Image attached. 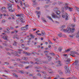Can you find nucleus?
Masks as SVG:
<instances>
[{
	"mask_svg": "<svg viewBox=\"0 0 79 79\" xmlns=\"http://www.w3.org/2000/svg\"><path fill=\"white\" fill-rule=\"evenodd\" d=\"M74 29H71V28H67L66 30H63V31L65 32H68V33H69L70 32L71 33H73L74 32Z\"/></svg>",
	"mask_w": 79,
	"mask_h": 79,
	"instance_id": "obj_1",
	"label": "nucleus"
},
{
	"mask_svg": "<svg viewBox=\"0 0 79 79\" xmlns=\"http://www.w3.org/2000/svg\"><path fill=\"white\" fill-rule=\"evenodd\" d=\"M7 5L8 9L10 11H11V12H14V11H15V9L13 10L11 9H12V5L11 4L9 3L7 4Z\"/></svg>",
	"mask_w": 79,
	"mask_h": 79,
	"instance_id": "obj_2",
	"label": "nucleus"
},
{
	"mask_svg": "<svg viewBox=\"0 0 79 79\" xmlns=\"http://www.w3.org/2000/svg\"><path fill=\"white\" fill-rule=\"evenodd\" d=\"M64 15L63 14L62 15V17L64 18H65V20H68V14L67 13L65 12L64 13Z\"/></svg>",
	"mask_w": 79,
	"mask_h": 79,
	"instance_id": "obj_3",
	"label": "nucleus"
},
{
	"mask_svg": "<svg viewBox=\"0 0 79 79\" xmlns=\"http://www.w3.org/2000/svg\"><path fill=\"white\" fill-rule=\"evenodd\" d=\"M66 69V71H65V73L66 74H70L69 72H70V70H69V67H68V66H65L64 67Z\"/></svg>",
	"mask_w": 79,
	"mask_h": 79,
	"instance_id": "obj_4",
	"label": "nucleus"
},
{
	"mask_svg": "<svg viewBox=\"0 0 79 79\" xmlns=\"http://www.w3.org/2000/svg\"><path fill=\"white\" fill-rule=\"evenodd\" d=\"M56 13L57 15H58L57 16H56V18H57L58 19H60V10L56 11Z\"/></svg>",
	"mask_w": 79,
	"mask_h": 79,
	"instance_id": "obj_5",
	"label": "nucleus"
},
{
	"mask_svg": "<svg viewBox=\"0 0 79 79\" xmlns=\"http://www.w3.org/2000/svg\"><path fill=\"white\" fill-rule=\"evenodd\" d=\"M27 26H28V25H26L25 27H21L20 29L22 31H27V29H28Z\"/></svg>",
	"mask_w": 79,
	"mask_h": 79,
	"instance_id": "obj_6",
	"label": "nucleus"
},
{
	"mask_svg": "<svg viewBox=\"0 0 79 79\" xmlns=\"http://www.w3.org/2000/svg\"><path fill=\"white\" fill-rule=\"evenodd\" d=\"M23 54H25L26 56H29L31 55V53L25 51L23 52Z\"/></svg>",
	"mask_w": 79,
	"mask_h": 79,
	"instance_id": "obj_7",
	"label": "nucleus"
},
{
	"mask_svg": "<svg viewBox=\"0 0 79 79\" xmlns=\"http://www.w3.org/2000/svg\"><path fill=\"white\" fill-rule=\"evenodd\" d=\"M8 36L7 35H6L3 36L2 37V39H4V40H8Z\"/></svg>",
	"mask_w": 79,
	"mask_h": 79,
	"instance_id": "obj_8",
	"label": "nucleus"
},
{
	"mask_svg": "<svg viewBox=\"0 0 79 79\" xmlns=\"http://www.w3.org/2000/svg\"><path fill=\"white\" fill-rule=\"evenodd\" d=\"M1 9L2 12H6V8L5 7H2Z\"/></svg>",
	"mask_w": 79,
	"mask_h": 79,
	"instance_id": "obj_9",
	"label": "nucleus"
},
{
	"mask_svg": "<svg viewBox=\"0 0 79 79\" xmlns=\"http://www.w3.org/2000/svg\"><path fill=\"white\" fill-rule=\"evenodd\" d=\"M79 62V60H76L75 61V62L73 63L72 64H75V65L76 66L77 65V64H78V63Z\"/></svg>",
	"mask_w": 79,
	"mask_h": 79,
	"instance_id": "obj_10",
	"label": "nucleus"
},
{
	"mask_svg": "<svg viewBox=\"0 0 79 79\" xmlns=\"http://www.w3.org/2000/svg\"><path fill=\"white\" fill-rule=\"evenodd\" d=\"M70 59H67V60L65 61L66 64H69L70 62Z\"/></svg>",
	"mask_w": 79,
	"mask_h": 79,
	"instance_id": "obj_11",
	"label": "nucleus"
},
{
	"mask_svg": "<svg viewBox=\"0 0 79 79\" xmlns=\"http://www.w3.org/2000/svg\"><path fill=\"white\" fill-rule=\"evenodd\" d=\"M52 18H56V16H58V15L55 14L54 13H53L52 14Z\"/></svg>",
	"mask_w": 79,
	"mask_h": 79,
	"instance_id": "obj_12",
	"label": "nucleus"
},
{
	"mask_svg": "<svg viewBox=\"0 0 79 79\" xmlns=\"http://www.w3.org/2000/svg\"><path fill=\"white\" fill-rule=\"evenodd\" d=\"M47 57H48V62L50 61H51V60L52 59V57H50V56H47Z\"/></svg>",
	"mask_w": 79,
	"mask_h": 79,
	"instance_id": "obj_13",
	"label": "nucleus"
},
{
	"mask_svg": "<svg viewBox=\"0 0 79 79\" xmlns=\"http://www.w3.org/2000/svg\"><path fill=\"white\" fill-rule=\"evenodd\" d=\"M36 13H37L38 16V18H40V12L39 11L38 12L37 11H36Z\"/></svg>",
	"mask_w": 79,
	"mask_h": 79,
	"instance_id": "obj_14",
	"label": "nucleus"
},
{
	"mask_svg": "<svg viewBox=\"0 0 79 79\" xmlns=\"http://www.w3.org/2000/svg\"><path fill=\"white\" fill-rule=\"evenodd\" d=\"M76 38H78L79 37V30L78 31V32L76 35Z\"/></svg>",
	"mask_w": 79,
	"mask_h": 79,
	"instance_id": "obj_15",
	"label": "nucleus"
},
{
	"mask_svg": "<svg viewBox=\"0 0 79 79\" xmlns=\"http://www.w3.org/2000/svg\"><path fill=\"white\" fill-rule=\"evenodd\" d=\"M58 66H62V64L61 63V61H58Z\"/></svg>",
	"mask_w": 79,
	"mask_h": 79,
	"instance_id": "obj_16",
	"label": "nucleus"
},
{
	"mask_svg": "<svg viewBox=\"0 0 79 79\" xmlns=\"http://www.w3.org/2000/svg\"><path fill=\"white\" fill-rule=\"evenodd\" d=\"M41 34H42L43 35L42 36H45V31H42L41 32Z\"/></svg>",
	"mask_w": 79,
	"mask_h": 79,
	"instance_id": "obj_17",
	"label": "nucleus"
},
{
	"mask_svg": "<svg viewBox=\"0 0 79 79\" xmlns=\"http://www.w3.org/2000/svg\"><path fill=\"white\" fill-rule=\"evenodd\" d=\"M58 36L60 37H62V33H60L58 34Z\"/></svg>",
	"mask_w": 79,
	"mask_h": 79,
	"instance_id": "obj_18",
	"label": "nucleus"
},
{
	"mask_svg": "<svg viewBox=\"0 0 79 79\" xmlns=\"http://www.w3.org/2000/svg\"><path fill=\"white\" fill-rule=\"evenodd\" d=\"M36 0H32V2L34 3V5H36V2H35V1Z\"/></svg>",
	"mask_w": 79,
	"mask_h": 79,
	"instance_id": "obj_19",
	"label": "nucleus"
},
{
	"mask_svg": "<svg viewBox=\"0 0 79 79\" xmlns=\"http://www.w3.org/2000/svg\"><path fill=\"white\" fill-rule=\"evenodd\" d=\"M70 56H73V57H75V54H73V53H71V54H70Z\"/></svg>",
	"mask_w": 79,
	"mask_h": 79,
	"instance_id": "obj_20",
	"label": "nucleus"
},
{
	"mask_svg": "<svg viewBox=\"0 0 79 79\" xmlns=\"http://www.w3.org/2000/svg\"><path fill=\"white\" fill-rule=\"evenodd\" d=\"M16 44H17V43H16V41H14V44H13V45H14V46H17V45H16Z\"/></svg>",
	"mask_w": 79,
	"mask_h": 79,
	"instance_id": "obj_21",
	"label": "nucleus"
},
{
	"mask_svg": "<svg viewBox=\"0 0 79 79\" xmlns=\"http://www.w3.org/2000/svg\"><path fill=\"white\" fill-rule=\"evenodd\" d=\"M75 8H76V10L77 11H78V12H79V8L76 6H75Z\"/></svg>",
	"mask_w": 79,
	"mask_h": 79,
	"instance_id": "obj_22",
	"label": "nucleus"
},
{
	"mask_svg": "<svg viewBox=\"0 0 79 79\" xmlns=\"http://www.w3.org/2000/svg\"><path fill=\"white\" fill-rule=\"evenodd\" d=\"M41 19L43 21H44V22H45V23H47V22H46V21L45 20V18H44L42 17L41 18Z\"/></svg>",
	"mask_w": 79,
	"mask_h": 79,
	"instance_id": "obj_23",
	"label": "nucleus"
},
{
	"mask_svg": "<svg viewBox=\"0 0 79 79\" xmlns=\"http://www.w3.org/2000/svg\"><path fill=\"white\" fill-rule=\"evenodd\" d=\"M10 30V29L8 28H7V33H10V31H9V30Z\"/></svg>",
	"mask_w": 79,
	"mask_h": 79,
	"instance_id": "obj_24",
	"label": "nucleus"
},
{
	"mask_svg": "<svg viewBox=\"0 0 79 79\" xmlns=\"http://www.w3.org/2000/svg\"><path fill=\"white\" fill-rule=\"evenodd\" d=\"M15 2L16 3H19V2H20V0H15Z\"/></svg>",
	"mask_w": 79,
	"mask_h": 79,
	"instance_id": "obj_25",
	"label": "nucleus"
},
{
	"mask_svg": "<svg viewBox=\"0 0 79 79\" xmlns=\"http://www.w3.org/2000/svg\"><path fill=\"white\" fill-rule=\"evenodd\" d=\"M48 18L50 20H51V21H53V19L51 18V17L49 16H47Z\"/></svg>",
	"mask_w": 79,
	"mask_h": 79,
	"instance_id": "obj_26",
	"label": "nucleus"
},
{
	"mask_svg": "<svg viewBox=\"0 0 79 79\" xmlns=\"http://www.w3.org/2000/svg\"><path fill=\"white\" fill-rule=\"evenodd\" d=\"M12 74H13V76H15L16 77H18V75H16L15 73H13Z\"/></svg>",
	"mask_w": 79,
	"mask_h": 79,
	"instance_id": "obj_27",
	"label": "nucleus"
},
{
	"mask_svg": "<svg viewBox=\"0 0 79 79\" xmlns=\"http://www.w3.org/2000/svg\"><path fill=\"white\" fill-rule=\"evenodd\" d=\"M76 51H72L71 52V53H74L75 54H76Z\"/></svg>",
	"mask_w": 79,
	"mask_h": 79,
	"instance_id": "obj_28",
	"label": "nucleus"
},
{
	"mask_svg": "<svg viewBox=\"0 0 79 79\" xmlns=\"http://www.w3.org/2000/svg\"><path fill=\"white\" fill-rule=\"evenodd\" d=\"M43 63H45V64H48V61H43Z\"/></svg>",
	"mask_w": 79,
	"mask_h": 79,
	"instance_id": "obj_29",
	"label": "nucleus"
},
{
	"mask_svg": "<svg viewBox=\"0 0 79 79\" xmlns=\"http://www.w3.org/2000/svg\"><path fill=\"white\" fill-rule=\"evenodd\" d=\"M49 54L50 55H52V56H56V55H55V54H54V53L52 52L51 53H49Z\"/></svg>",
	"mask_w": 79,
	"mask_h": 79,
	"instance_id": "obj_30",
	"label": "nucleus"
},
{
	"mask_svg": "<svg viewBox=\"0 0 79 79\" xmlns=\"http://www.w3.org/2000/svg\"><path fill=\"white\" fill-rule=\"evenodd\" d=\"M21 15H22L20 16V18H21V19H23V18H24V17L23 16V14H22Z\"/></svg>",
	"mask_w": 79,
	"mask_h": 79,
	"instance_id": "obj_31",
	"label": "nucleus"
},
{
	"mask_svg": "<svg viewBox=\"0 0 79 79\" xmlns=\"http://www.w3.org/2000/svg\"><path fill=\"white\" fill-rule=\"evenodd\" d=\"M20 21L21 23H24V20L23 19H20Z\"/></svg>",
	"mask_w": 79,
	"mask_h": 79,
	"instance_id": "obj_32",
	"label": "nucleus"
},
{
	"mask_svg": "<svg viewBox=\"0 0 79 79\" xmlns=\"http://www.w3.org/2000/svg\"><path fill=\"white\" fill-rule=\"evenodd\" d=\"M62 50V48H58V50L59 52H61Z\"/></svg>",
	"mask_w": 79,
	"mask_h": 79,
	"instance_id": "obj_33",
	"label": "nucleus"
},
{
	"mask_svg": "<svg viewBox=\"0 0 79 79\" xmlns=\"http://www.w3.org/2000/svg\"><path fill=\"white\" fill-rule=\"evenodd\" d=\"M70 51V49H68L67 50H66L65 51V52H69Z\"/></svg>",
	"mask_w": 79,
	"mask_h": 79,
	"instance_id": "obj_34",
	"label": "nucleus"
},
{
	"mask_svg": "<svg viewBox=\"0 0 79 79\" xmlns=\"http://www.w3.org/2000/svg\"><path fill=\"white\" fill-rule=\"evenodd\" d=\"M20 62L21 63H22V64H26V62L25 61H20Z\"/></svg>",
	"mask_w": 79,
	"mask_h": 79,
	"instance_id": "obj_35",
	"label": "nucleus"
},
{
	"mask_svg": "<svg viewBox=\"0 0 79 79\" xmlns=\"http://www.w3.org/2000/svg\"><path fill=\"white\" fill-rule=\"evenodd\" d=\"M23 59V60H26V61H27V58L26 57H24Z\"/></svg>",
	"mask_w": 79,
	"mask_h": 79,
	"instance_id": "obj_36",
	"label": "nucleus"
},
{
	"mask_svg": "<svg viewBox=\"0 0 79 79\" xmlns=\"http://www.w3.org/2000/svg\"><path fill=\"white\" fill-rule=\"evenodd\" d=\"M11 16L12 17V19H15V18H14V16H14V15H11Z\"/></svg>",
	"mask_w": 79,
	"mask_h": 79,
	"instance_id": "obj_37",
	"label": "nucleus"
},
{
	"mask_svg": "<svg viewBox=\"0 0 79 79\" xmlns=\"http://www.w3.org/2000/svg\"><path fill=\"white\" fill-rule=\"evenodd\" d=\"M41 73H43V74H46V73H47V72H45L44 71L41 72Z\"/></svg>",
	"mask_w": 79,
	"mask_h": 79,
	"instance_id": "obj_38",
	"label": "nucleus"
},
{
	"mask_svg": "<svg viewBox=\"0 0 79 79\" xmlns=\"http://www.w3.org/2000/svg\"><path fill=\"white\" fill-rule=\"evenodd\" d=\"M15 56H18V57H19V56H20L18 54H15Z\"/></svg>",
	"mask_w": 79,
	"mask_h": 79,
	"instance_id": "obj_39",
	"label": "nucleus"
},
{
	"mask_svg": "<svg viewBox=\"0 0 79 79\" xmlns=\"http://www.w3.org/2000/svg\"><path fill=\"white\" fill-rule=\"evenodd\" d=\"M45 70H46L48 68L46 67V66H43Z\"/></svg>",
	"mask_w": 79,
	"mask_h": 79,
	"instance_id": "obj_40",
	"label": "nucleus"
},
{
	"mask_svg": "<svg viewBox=\"0 0 79 79\" xmlns=\"http://www.w3.org/2000/svg\"><path fill=\"white\" fill-rule=\"evenodd\" d=\"M72 9H73V8H69V10L70 11H72Z\"/></svg>",
	"mask_w": 79,
	"mask_h": 79,
	"instance_id": "obj_41",
	"label": "nucleus"
},
{
	"mask_svg": "<svg viewBox=\"0 0 79 79\" xmlns=\"http://www.w3.org/2000/svg\"><path fill=\"white\" fill-rule=\"evenodd\" d=\"M62 13H63V12H64V7H62Z\"/></svg>",
	"mask_w": 79,
	"mask_h": 79,
	"instance_id": "obj_42",
	"label": "nucleus"
},
{
	"mask_svg": "<svg viewBox=\"0 0 79 79\" xmlns=\"http://www.w3.org/2000/svg\"><path fill=\"white\" fill-rule=\"evenodd\" d=\"M32 54L33 55H35V54H37V52H32Z\"/></svg>",
	"mask_w": 79,
	"mask_h": 79,
	"instance_id": "obj_43",
	"label": "nucleus"
},
{
	"mask_svg": "<svg viewBox=\"0 0 79 79\" xmlns=\"http://www.w3.org/2000/svg\"><path fill=\"white\" fill-rule=\"evenodd\" d=\"M47 2H46V3H51V2H50V0H48L47 1Z\"/></svg>",
	"mask_w": 79,
	"mask_h": 79,
	"instance_id": "obj_44",
	"label": "nucleus"
},
{
	"mask_svg": "<svg viewBox=\"0 0 79 79\" xmlns=\"http://www.w3.org/2000/svg\"><path fill=\"white\" fill-rule=\"evenodd\" d=\"M22 14H18L17 15H16V16H18V17H19V16H22Z\"/></svg>",
	"mask_w": 79,
	"mask_h": 79,
	"instance_id": "obj_45",
	"label": "nucleus"
},
{
	"mask_svg": "<svg viewBox=\"0 0 79 79\" xmlns=\"http://www.w3.org/2000/svg\"><path fill=\"white\" fill-rule=\"evenodd\" d=\"M30 37H31V38H32L33 39H34V36H33L32 35H30Z\"/></svg>",
	"mask_w": 79,
	"mask_h": 79,
	"instance_id": "obj_46",
	"label": "nucleus"
},
{
	"mask_svg": "<svg viewBox=\"0 0 79 79\" xmlns=\"http://www.w3.org/2000/svg\"><path fill=\"white\" fill-rule=\"evenodd\" d=\"M72 79H77V78L75 77H72Z\"/></svg>",
	"mask_w": 79,
	"mask_h": 79,
	"instance_id": "obj_47",
	"label": "nucleus"
},
{
	"mask_svg": "<svg viewBox=\"0 0 79 79\" xmlns=\"http://www.w3.org/2000/svg\"><path fill=\"white\" fill-rule=\"evenodd\" d=\"M58 4H62V2H61L60 1H58Z\"/></svg>",
	"mask_w": 79,
	"mask_h": 79,
	"instance_id": "obj_48",
	"label": "nucleus"
},
{
	"mask_svg": "<svg viewBox=\"0 0 79 79\" xmlns=\"http://www.w3.org/2000/svg\"><path fill=\"white\" fill-rule=\"evenodd\" d=\"M14 32L15 33H18V32L17 30H14Z\"/></svg>",
	"mask_w": 79,
	"mask_h": 79,
	"instance_id": "obj_49",
	"label": "nucleus"
},
{
	"mask_svg": "<svg viewBox=\"0 0 79 79\" xmlns=\"http://www.w3.org/2000/svg\"><path fill=\"white\" fill-rule=\"evenodd\" d=\"M19 72L20 73H21V74H23V73H24V72L23 71H19Z\"/></svg>",
	"mask_w": 79,
	"mask_h": 79,
	"instance_id": "obj_50",
	"label": "nucleus"
},
{
	"mask_svg": "<svg viewBox=\"0 0 79 79\" xmlns=\"http://www.w3.org/2000/svg\"><path fill=\"white\" fill-rule=\"evenodd\" d=\"M3 44L4 45H5V46H7L8 44H6V43H3Z\"/></svg>",
	"mask_w": 79,
	"mask_h": 79,
	"instance_id": "obj_51",
	"label": "nucleus"
},
{
	"mask_svg": "<svg viewBox=\"0 0 79 79\" xmlns=\"http://www.w3.org/2000/svg\"><path fill=\"white\" fill-rule=\"evenodd\" d=\"M35 61H37V62H39V60H38V58H36L35 60Z\"/></svg>",
	"mask_w": 79,
	"mask_h": 79,
	"instance_id": "obj_52",
	"label": "nucleus"
},
{
	"mask_svg": "<svg viewBox=\"0 0 79 79\" xmlns=\"http://www.w3.org/2000/svg\"><path fill=\"white\" fill-rule=\"evenodd\" d=\"M9 2L10 3H13V0H9Z\"/></svg>",
	"mask_w": 79,
	"mask_h": 79,
	"instance_id": "obj_53",
	"label": "nucleus"
},
{
	"mask_svg": "<svg viewBox=\"0 0 79 79\" xmlns=\"http://www.w3.org/2000/svg\"><path fill=\"white\" fill-rule=\"evenodd\" d=\"M28 66V68H31V67H32V65H29V66Z\"/></svg>",
	"mask_w": 79,
	"mask_h": 79,
	"instance_id": "obj_54",
	"label": "nucleus"
},
{
	"mask_svg": "<svg viewBox=\"0 0 79 79\" xmlns=\"http://www.w3.org/2000/svg\"><path fill=\"white\" fill-rule=\"evenodd\" d=\"M64 8L66 10H68V6H64Z\"/></svg>",
	"mask_w": 79,
	"mask_h": 79,
	"instance_id": "obj_55",
	"label": "nucleus"
},
{
	"mask_svg": "<svg viewBox=\"0 0 79 79\" xmlns=\"http://www.w3.org/2000/svg\"><path fill=\"white\" fill-rule=\"evenodd\" d=\"M29 76H33L32 74L30 73L29 74Z\"/></svg>",
	"mask_w": 79,
	"mask_h": 79,
	"instance_id": "obj_56",
	"label": "nucleus"
},
{
	"mask_svg": "<svg viewBox=\"0 0 79 79\" xmlns=\"http://www.w3.org/2000/svg\"><path fill=\"white\" fill-rule=\"evenodd\" d=\"M37 75L38 76H41V75L40 74V73H37Z\"/></svg>",
	"mask_w": 79,
	"mask_h": 79,
	"instance_id": "obj_57",
	"label": "nucleus"
},
{
	"mask_svg": "<svg viewBox=\"0 0 79 79\" xmlns=\"http://www.w3.org/2000/svg\"><path fill=\"white\" fill-rule=\"evenodd\" d=\"M48 52H49L47 51H44L45 53H48Z\"/></svg>",
	"mask_w": 79,
	"mask_h": 79,
	"instance_id": "obj_58",
	"label": "nucleus"
},
{
	"mask_svg": "<svg viewBox=\"0 0 79 79\" xmlns=\"http://www.w3.org/2000/svg\"><path fill=\"white\" fill-rule=\"evenodd\" d=\"M5 63H6V64H7V65H8V64H9V63H8L7 62H5Z\"/></svg>",
	"mask_w": 79,
	"mask_h": 79,
	"instance_id": "obj_59",
	"label": "nucleus"
},
{
	"mask_svg": "<svg viewBox=\"0 0 79 79\" xmlns=\"http://www.w3.org/2000/svg\"><path fill=\"white\" fill-rule=\"evenodd\" d=\"M19 66H20L21 67H23V66H24V65H22L21 64H20Z\"/></svg>",
	"mask_w": 79,
	"mask_h": 79,
	"instance_id": "obj_60",
	"label": "nucleus"
},
{
	"mask_svg": "<svg viewBox=\"0 0 79 79\" xmlns=\"http://www.w3.org/2000/svg\"><path fill=\"white\" fill-rule=\"evenodd\" d=\"M19 2L20 3L21 5H22L23 4V2H22V1H20H20H19Z\"/></svg>",
	"mask_w": 79,
	"mask_h": 79,
	"instance_id": "obj_61",
	"label": "nucleus"
},
{
	"mask_svg": "<svg viewBox=\"0 0 79 79\" xmlns=\"http://www.w3.org/2000/svg\"><path fill=\"white\" fill-rule=\"evenodd\" d=\"M66 79H72V77H69L66 78Z\"/></svg>",
	"mask_w": 79,
	"mask_h": 79,
	"instance_id": "obj_62",
	"label": "nucleus"
},
{
	"mask_svg": "<svg viewBox=\"0 0 79 79\" xmlns=\"http://www.w3.org/2000/svg\"><path fill=\"white\" fill-rule=\"evenodd\" d=\"M72 27H75V24H72Z\"/></svg>",
	"mask_w": 79,
	"mask_h": 79,
	"instance_id": "obj_63",
	"label": "nucleus"
},
{
	"mask_svg": "<svg viewBox=\"0 0 79 79\" xmlns=\"http://www.w3.org/2000/svg\"><path fill=\"white\" fill-rule=\"evenodd\" d=\"M47 79H52V78L50 77H48Z\"/></svg>",
	"mask_w": 79,
	"mask_h": 79,
	"instance_id": "obj_64",
	"label": "nucleus"
}]
</instances>
